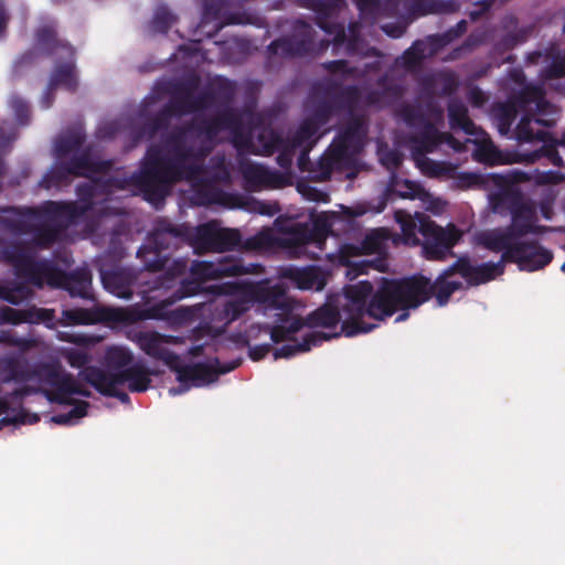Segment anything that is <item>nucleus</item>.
<instances>
[{"mask_svg": "<svg viewBox=\"0 0 565 565\" xmlns=\"http://www.w3.org/2000/svg\"><path fill=\"white\" fill-rule=\"evenodd\" d=\"M430 278L415 274L404 278H381L373 312L392 317L398 310L416 309L429 300Z\"/></svg>", "mask_w": 565, "mask_h": 565, "instance_id": "6", "label": "nucleus"}, {"mask_svg": "<svg viewBox=\"0 0 565 565\" xmlns=\"http://www.w3.org/2000/svg\"><path fill=\"white\" fill-rule=\"evenodd\" d=\"M210 291L214 295L234 296V299L227 300L223 307L224 318L227 323L239 319L250 308L252 300L246 296L244 281H227L210 286Z\"/></svg>", "mask_w": 565, "mask_h": 565, "instance_id": "19", "label": "nucleus"}, {"mask_svg": "<svg viewBox=\"0 0 565 565\" xmlns=\"http://www.w3.org/2000/svg\"><path fill=\"white\" fill-rule=\"evenodd\" d=\"M519 110L509 99L504 103H498L492 108V117L498 127L500 135L505 136L511 131V127L515 121Z\"/></svg>", "mask_w": 565, "mask_h": 565, "instance_id": "47", "label": "nucleus"}, {"mask_svg": "<svg viewBox=\"0 0 565 565\" xmlns=\"http://www.w3.org/2000/svg\"><path fill=\"white\" fill-rule=\"evenodd\" d=\"M349 159L331 143L318 161V172L321 180H329L332 172L340 169Z\"/></svg>", "mask_w": 565, "mask_h": 565, "instance_id": "48", "label": "nucleus"}, {"mask_svg": "<svg viewBox=\"0 0 565 565\" xmlns=\"http://www.w3.org/2000/svg\"><path fill=\"white\" fill-rule=\"evenodd\" d=\"M71 373L65 372L57 363H38L31 365L28 363V382L38 381L50 386V390H43V394L51 403L57 404L65 402L62 392Z\"/></svg>", "mask_w": 565, "mask_h": 565, "instance_id": "16", "label": "nucleus"}, {"mask_svg": "<svg viewBox=\"0 0 565 565\" xmlns=\"http://www.w3.org/2000/svg\"><path fill=\"white\" fill-rule=\"evenodd\" d=\"M242 247L245 250L266 252L279 247V237L271 230L265 228L257 234L247 237Z\"/></svg>", "mask_w": 565, "mask_h": 565, "instance_id": "53", "label": "nucleus"}, {"mask_svg": "<svg viewBox=\"0 0 565 565\" xmlns=\"http://www.w3.org/2000/svg\"><path fill=\"white\" fill-rule=\"evenodd\" d=\"M89 179L76 186L81 203L47 200L38 206H11L3 211L14 213L17 217H2L0 222L14 233L32 234L35 246L51 248L92 209L99 180L94 175Z\"/></svg>", "mask_w": 565, "mask_h": 565, "instance_id": "2", "label": "nucleus"}, {"mask_svg": "<svg viewBox=\"0 0 565 565\" xmlns=\"http://www.w3.org/2000/svg\"><path fill=\"white\" fill-rule=\"evenodd\" d=\"M73 406L74 407L68 413L53 415L51 420L57 425L72 424L74 419L82 418L87 415L89 403L86 401H79Z\"/></svg>", "mask_w": 565, "mask_h": 565, "instance_id": "64", "label": "nucleus"}, {"mask_svg": "<svg viewBox=\"0 0 565 565\" xmlns=\"http://www.w3.org/2000/svg\"><path fill=\"white\" fill-rule=\"evenodd\" d=\"M377 296V289L369 280H361L354 285L344 287V297L347 302L342 307L344 320L341 324V333L345 337H354L360 333L372 331L377 324L366 323L363 321L365 316L384 321L386 316L373 312L372 307Z\"/></svg>", "mask_w": 565, "mask_h": 565, "instance_id": "8", "label": "nucleus"}, {"mask_svg": "<svg viewBox=\"0 0 565 565\" xmlns=\"http://www.w3.org/2000/svg\"><path fill=\"white\" fill-rule=\"evenodd\" d=\"M337 111L338 110L331 98L321 99L315 105L312 115L308 118L322 128L329 122L332 115Z\"/></svg>", "mask_w": 565, "mask_h": 565, "instance_id": "61", "label": "nucleus"}, {"mask_svg": "<svg viewBox=\"0 0 565 565\" xmlns=\"http://www.w3.org/2000/svg\"><path fill=\"white\" fill-rule=\"evenodd\" d=\"M317 24L328 35L332 36L331 41H321V49H327L330 43L333 44L334 49L341 47L344 43H347V52L349 54L355 53L359 36L352 33L350 39H348L343 24L331 22L327 19H319Z\"/></svg>", "mask_w": 565, "mask_h": 565, "instance_id": "36", "label": "nucleus"}, {"mask_svg": "<svg viewBox=\"0 0 565 565\" xmlns=\"http://www.w3.org/2000/svg\"><path fill=\"white\" fill-rule=\"evenodd\" d=\"M44 285L53 288L65 289L72 297L89 299L92 274L86 268H78L72 273H66L58 268L56 264L51 260V264L43 279V286Z\"/></svg>", "mask_w": 565, "mask_h": 565, "instance_id": "14", "label": "nucleus"}, {"mask_svg": "<svg viewBox=\"0 0 565 565\" xmlns=\"http://www.w3.org/2000/svg\"><path fill=\"white\" fill-rule=\"evenodd\" d=\"M58 323L61 326H90L98 323V318H96V308L95 309H85V308H73L65 309L62 311V316L58 319Z\"/></svg>", "mask_w": 565, "mask_h": 565, "instance_id": "51", "label": "nucleus"}, {"mask_svg": "<svg viewBox=\"0 0 565 565\" xmlns=\"http://www.w3.org/2000/svg\"><path fill=\"white\" fill-rule=\"evenodd\" d=\"M78 377L92 385L98 393L104 396L118 398L121 403H129V395L118 390L119 382L106 371L98 366H88L83 371H79Z\"/></svg>", "mask_w": 565, "mask_h": 565, "instance_id": "22", "label": "nucleus"}, {"mask_svg": "<svg viewBox=\"0 0 565 565\" xmlns=\"http://www.w3.org/2000/svg\"><path fill=\"white\" fill-rule=\"evenodd\" d=\"M167 270L151 281L145 284V288L140 291L141 298L147 306L150 302L163 297L175 285L177 277L183 275L188 268L185 259H174L171 266H166Z\"/></svg>", "mask_w": 565, "mask_h": 565, "instance_id": "20", "label": "nucleus"}, {"mask_svg": "<svg viewBox=\"0 0 565 565\" xmlns=\"http://www.w3.org/2000/svg\"><path fill=\"white\" fill-rule=\"evenodd\" d=\"M403 95V87L397 84L384 86L382 89H372L365 96V103L370 106L381 107L388 99H398Z\"/></svg>", "mask_w": 565, "mask_h": 565, "instance_id": "57", "label": "nucleus"}, {"mask_svg": "<svg viewBox=\"0 0 565 565\" xmlns=\"http://www.w3.org/2000/svg\"><path fill=\"white\" fill-rule=\"evenodd\" d=\"M104 363L108 369L106 373L119 372L134 364V354L125 347L113 345L107 348Z\"/></svg>", "mask_w": 565, "mask_h": 565, "instance_id": "46", "label": "nucleus"}, {"mask_svg": "<svg viewBox=\"0 0 565 565\" xmlns=\"http://www.w3.org/2000/svg\"><path fill=\"white\" fill-rule=\"evenodd\" d=\"M526 60L527 63L534 65L547 64L540 74L544 81L558 79L565 76V56L554 49L531 52Z\"/></svg>", "mask_w": 565, "mask_h": 565, "instance_id": "28", "label": "nucleus"}, {"mask_svg": "<svg viewBox=\"0 0 565 565\" xmlns=\"http://www.w3.org/2000/svg\"><path fill=\"white\" fill-rule=\"evenodd\" d=\"M177 17L171 12V10L162 4L159 6L153 14L152 20L150 21L149 28L150 31L154 34H167L171 26L175 23Z\"/></svg>", "mask_w": 565, "mask_h": 565, "instance_id": "58", "label": "nucleus"}, {"mask_svg": "<svg viewBox=\"0 0 565 565\" xmlns=\"http://www.w3.org/2000/svg\"><path fill=\"white\" fill-rule=\"evenodd\" d=\"M198 87V77H192L174 85L172 95L180 103L182 115L205 110L216 104L210 87L194 95Z\"/></svg>", "mask_w": 565, "mask_h": 565, "instance_id": "17", "label": "nucleus"}, {"mask_svg": "<svg viewBox=\"0 0 565 565\" xmlns=\"http://www.w3.org/2000/svg\"><path fill=\"white\" fill-rule=\"evenodd\" d=\"M100 278L104 288L118 298L130 299L136 281L135 273L129 268H114L110 270H100Z\"/></svg>", "mask_w": 565, "mask_h": 565, "instance_id": "26", "label": "nucleus"}, {"mask_svg": "<svg viewBox=\"0 0 565 565\" xmlns=\"http://www.w3.org/2000/svg\"><path fill=\"white\" fill-rule=\"evenodd\" d=\"M491 205L495 212L509 210L511 224L480 233L479 244L490 252L499 253L508 243L523 239L529 234L541 235L548 231L547 226L536 223L535 206L519 192L497 193L491 196Z\"/></svg>", "mask_w": 565, "mask_h": 565, "instance_id": "4", "label": "nucleus"}, {"mask_svg": "<svg viewBox=\"0 0 565 565\" xmlns=\"http://www.w3.org/2000/svg\"><path fill=\"white\" fill-rule=\"evenodd\" d=\"M412 17H424L435 13H451L457 10L452 1L443 0H396Z\"/></svg>", "mask_w": 565, "mask_h": 565, "instance_id": "33", "label": "nucleus"}, {"mask_svg": "<svg viewBox=\"0 0 565 565\" xmlns=\"http://www.w3.org/2000/svg\"><path fill=\"white\" fill-rule=\"evenodd\" d=\"M242 364V359L237 358L221 364L220 360L215 358L210 363L199 362L194 364L180 365L173 369L177 372V380L180 383L192 382L195 386L211 384L217 381L221 374H226L234 371Z\"/></svg>", "mask_w": 565, "mask_h": 565, "instance_id": "15", "label": "nucleus"}, {"mask_svg": "<svg viewBox=\"0 0 565 565\" xmlns=\"http://www.w3.org/2000/svg\"><path fill=\"white\" fill-rule=\"evenodd\" d=\"M36 42L43 47L46 55L55 54L60 49L64 51L67 57L75 55V50L68 43L61 41L53 25H44L36 31Z\"/></svg>", "mask_w": 565, "mask_h": 565, "instance_id": "39", "label": "nucleus"}, {"mask_svg": "<svg viewBox=\"0 0 565 565\" xmlns=\"http://www.w3.org/2000/svg\"><path fill=\"white\" fill-rule=\"evenodd\" d=\"M263 271L264 267L262 265H245L241 258L234 256H223L215 262L193 260L190 266L193 279H183L178 289L158 298L156 303L141 309L139 318L143 320L167 319L169 308L179 300L200 294L204 281L223 277L262 274Z\"/></svg>", "mask_w": 565, "mask_h": 565, "instance_id": "3", "label": "nucleus"}, {"mask_svg": "<svg viewBox=\"0 0 565 565\" xmlns=\"http://www.w3.org/2000/svg\"><path fill=\"white\" fill-rule=\"evenodd\" d=\"M320 129L312 120L305 118L297 130L285 139L290 143L291 148L299 149L309 145L313 148L321 137V134H319Z\"/></svg>", "mask_w": 565, "mask_h": 565, "instance_id": "40", "label": "nucleus"}, {"mask_svg": "<svg viewBox=\"0 0 565 565\" xmlns=\"http://www.w3.org/2000/svg\"><path fill=\"white\" fill-rule=\"evenodd\" d=\"M73 177L92 178L95 174L107 173L113 168L111 160L95 161L90 157V149L86 148L75 153L66 161Z\"/></svg>", "mask_w": 565, "mask_h": 565, "instance_id": "27", "label": "nucleus"}, {"mask_svg": "<svg viewBox=\"0 0 565 565\" xmlns=\"http://www.w3.org/2000/svg\"><path fill=\"white\" fill-rule=\"evenodd\" d=\"M341 333H327L313 331L303 335L301 342H296L294 344H284L280 348L275 349L274 359H288L298 353H303L310 351L312 347L321 345L324 341L331 340L333 338L339 337Z\"/></svg>", "mask_w": 565, "mask_h": 565, "instance_id": "32", "label": "nucleus"}, {"mask_svg": "<svg viewBox=\"0 0 565 565\" xmlns=\"http://www.w3.org/2000/svg\"><path fill=\"white\" fill-rule=\"evenodd\" d=\"M417 168L429 178H455L457 173V166L448 161H436L430 158L422 159Z\"/></svg>", "mask_w": 565, "mask_h": 565, "instance_id": "49", "label": "nucleus"}, {"mask_svg": "<svg viewBox=\"0 0 565 565\" xmlns=\"http://www.w3.org/2000/svg\"><path fill=\"white\" fill-rule=\"evenodd\" d=\"M6 207H0V213H7L3 211ZM7 217H17V215L12 212H8ZM3 216L0 215V220ZM0 225L6 230L12 233L11 230L6 227L1 222ZM14 234V232H13ZM15 235H20L15 233ZM31 235V239H33V235ZM32 247L41 249L35 246L32 241L23 242V241H13L4 244L0 250V258L8 265L12 266L15 275L19 278H23L29 284L42 288L43 279L47 271V268L51 264L50 259H36Z\"/></svg>", "mask_w": 565, "mask_h": 565, "instance_id": "9", "label": "nucleus"}, {"mask_svg": "<svg viewBox=\"0 0 565 565\" xmlns=\"http://www.w3.org/2000/svg\"><path fill=\"white\" fill-rule=\"evenodd\" d=\"M285 237H279V247L301 249L316 241V232L305 224H294Z\"/></svg>", "mask_w": 565, "mask_h": 565, "instance_id": "41", "label": "nucleus"}, {"mask_svg": "<svg viewBox=\"0 0 565 565\" xmlns=\"http://www.w3.org/2000/svg\"><path fill=\"white\" fill-rule=\"evenodd\" d=\"M85 134L79 129L67 130L55 141V156L58 160L77 152L85 142Z\"/></svg>", "mask_w": 565, "mask_h": 565, "instance_id": "45", "label": "nucleus"}, {"mask_svg": "<svg viewBox=\"0 0 565 565\" xmlns=\"http://www.w3.org/2000/svg\"><path fill=\"white\" fill-rule=\"evenodd\" d=\"M119 384H127L132 393L146 392L151 385V371L141 362H136L130 367L110 373Z\"/></svg>", "mask_w": 565, "mask_h": 565, "instance_id": "31", "label": "nucleus"}, {"mask_svg": "<svg viewBox=\"0 0 565 565\" xmlns=\"http://www.w3.org/2000/svg\"><path fill=\"white\" fill-rule=\"evenodd\" d=\"M25 323L38 324L44 323L47 328L55 326V310L47 308H38L31 306L24 309Z\"/></svg>", "mask_w": 565, "mask_h": 565, "instance_id": "59", "label": "nucleus"}, {"mask_svg": "<svg viewBox=\"0 0 565 565\" xmlns=\"http://www.w3.org/2000/svg\"><path fill=\"white\" fill-rule=\"evenodd\" d=\"M190 245L198 254L223 253L241 244V233L236 228L220 227L214 221L191 227Z\"/></svg>", "mask_w": 565, "mask_h": 565, "instance_id": "10", "label": "nucleus"}, {"mask_svg": "<svg viewBox=\"0 0 565 565\" xmlns=\"http://www.w3.org/2000/svg\"><path fill=\"white\" fill-rule=\"evenodd\" d=\"M209 87L212 92L215 103L225 106V108L230 107L236 94L234 82L230 81L228 78L217 76L210 83Z\"/></svg>", "mask_w": 565, "mask_h": 565, "instance_id": "54", "label": "nucleus"}, {"mask_svg": "<svg viewBox=\"0 0 565 565\" xmlns=\"http://www.w3.org/2000/svg\"><path fill=\"white\" fill-rule=\"evenodd\" d=\"M509 100L513 103L516 109L521 113H530L532 106L536 109L541 106L544 100L543 92L537 86H525L520 89L516 94L509 97Z\"/></svg>", "mask_w": 565, "mask_h": 565, "instance_id": "44", "label": "nucleus"}, {"mask_svg": "<svg viewBox=\"0 0 565 565\" xmlns=\"http://www.w3.org/2000/svg\"><path fill=\"white\" fill-rule=\"evenodd\" d=\"M136 342L148 356L162 361L172 371L178 366L179 355L167 347L169 343H177V338L156 331H145L136 335Z\"/></svg>", "mask_w": 565, "mask_h": 565, "instance_id": "18", "label": "nucleus"}, {"mask_svg": "<svg viewBox=\"0 0 565 565\" xmlns=\"http://www.w3.org/2000/svg\"><path fill=\"white\" fill-rule=\"evenodd\" d=\"M462 288V282L457 280H445L437 277L430 280L429 299L436 298L437 305L444 307L449 302L450 297Z\"/></svg>", "mask_w": 565, "mask_h": 565, "instance_id": "52", "label": "nucleus"}, {"mask_svg": "<svg viewBox=\"0 0 565 565\" xmlns=\"http://www.w3.org/2000/svg\"><path fill=\"white\" fill-rule=\"evenodd\" d=\"M447 137L450 135L439 132L434 124H426L418 132L409 136L412 157L416 164L422 159L428 158L426 154L434 152Z\"/></svg>", "mask_w": 565, "mask_h": 565, "instance_id": "25", "label": "nucleus"}, {"mask_svg": "<svg viewBox=\"0 0 565 565\" xmlns=\"http://www.w3.org/2000/svg\"><path fill=\"white\" fill-rule=\"evenodd\" d=\"M73 177L66 162L55 163L41 179L40 186L44 189L57 188L70 181Z\"/></svg>", "mask_w": 565, "mask_h": 565, "instance_id": "56", "label": "nucleus"}, {"mask_svg": "<svg viewBox=\"0 0 565 565\" xmlns=\"http://www.w3.org/2000/svg\"><path fill=\"white\" fill-rule=\"evenodd\" d=\"M74 395H79L83 397H90L92 393L87 388L83 387L78 381L75 379L73 374H70V377L65 384V387L62 392L63 399L66 402H58V405H76L78 399L73 398Z\"/></svg>", "mask_w": 565, "mask_h": 565, "instance_id": "62", "label": "nucleus"}, {"mask_svg": "<svg viewBox=\"0 0 565 565\" xmlns=\"http://www.w3.org/2000/svg\"><path fill=\"white\" fill-rule=\"evenodd\" d=\"M542 142L543 145H541L540 148L525 154V160L530 163H534L541 158H546L553 166L558 168L564 167L563 158L561 157L557 150V145H559V140L557 142Z\"/></svg>", "mask_w": 565, "mask_h": 565, "instance_id": "55", "label": "nucleus"}, {"mask_svg": "<svg viewBox=\"0 0 565 565\" xmlns=\"http://www.w3.org/2000/svg\"><path fill=\"white\" fill-rule=\"evenodd\" d=\"M394 216L405 243L414 246L422 244L426 259L445 260L448 255H452V248L460 237L454 225L444 228L425 213H416L413 217L404 210L395 211Z\"/></svg>", "mask_w": 565, "mask_h": 565, "instance_id": "5", "label": "nucleus"}, {"mask_svg": "<svg viewBox=\"0 0 565 565\" xmlns=\"http://www.w3.org/2000/svg\"><path fill=\"white\" fill-rule=\"evenodd\" d=\"M365 136L366 126L364 117L352 115L344 129L331 143L338 149V153H343L349 159L362 149Z\"/></svg>", "mask_w": 565, "mask_h": 565, "instance_id": "21", "label": "nucleus"}, {"mask_svg": "<svg viewBox=\"0 0 565 565\" xmlns=\"http://www.w3.org/2000/svg\"><path fill=\"white\" fill-rule=\"evenodd\" d=\"M387 191L402 199H417L425 194V189L419 183L407 179L401 180L395 173L390 178Z\"/></svg>", "mask_w": 565, "mask_h": 565, "instance_id": "50", "label": "nucleus"}, {"mask_svg": "<svg viewBox=\"0 0 565 565\" xmlns=\"http://www.w3.org/2000/svg\"><path fill=\"white\" fill-rule=\"evenodd\" d=\"M31 289L23 284H15L13 286L0 285V299L12 303L19 305L31 296Z\"/></svg>", "mask_w": 565, "mask_h": 565, "instance_id": "60", "label": "nucleus"}, {"mask_svg": "<svg viewBox=\"0 0 565 565\" xmlns=\"http://www.w3.org/2000/svg\"><path fill=\"white\" fill-rule=\"evenodd\" d=\"M341 320L340 310L331 305H323L307 316L309 328H335Z\"/></svg>", "mask_w": 565, "mask_h": 565, "instance_id": "43", "label": "nucleus"}, {"mask_svg": "<svg viewBox=\"0 0 565 565\" xmlns=\"http://www.w3.org/2000/svg\"><path fill=\"white\" fill-rule=\"evenodd\" d=\"M447 108L449 125L451 129H460L468 135L475 134V124L469 117L467 106L461 100H449Z\"/></svg>", "mask_w": 565, "mask_h": 565, "instance_id": "42", "label": "nucleus"}, {"mask_svg": "<svg viewBox=\"0 0 565 565\" xmlns=\"http://www.w3.org/2000/svg\"><path fill=\"white\" fill-rule=\"evenodd\" d=\"M338 87V85H332L327 89V94L332 99L338 111L344 110L350 117L355 115L362 94L360 88L356 85H348L344 87H339V89L332 93V88Z\"/></svg>", "mask_w": 565, "mask_h": 565, "instance_id": "38", "label": "nucleus"}, {"mask_svg": "<svg viewBox=\"0 0 565 565\" xmlns=\"http://www.w3.org/2000/svg\"><path fill=\"white\" fill-rule=\"evenodd\" d=\"M246 296L252 303H260L270 309H284L286 307V291L280 285L270 286L268 281H244Z\"/></svg>", "mask_w": 565, "mask_h": 565, "instance_id": "24", "label": "nucleus"}, {"mask_svg": "<svg viewBox=\"0 0 565 565\" xmlns=\"http://www.w3.org/2000/svg\"><path fill=\"white\" fill-rule=\"evenodd\" d=\"M257 139L263 154L270 156L278 152L277 164L285 170L290 169L297 149L291 148L290 143L278 131L264 129L258 134Z\"/></svg>", "mask_w": 565, "mask_h": 565, "instance_id": "23", "label": "nucleus"}, {"mask_svg": "<svg viewBox=\"0 0 565 565\" xmlns=\"http://www.w3.org/2000/svg\"><path fill=\"white\" fill-rule=\"evenodd\" d=\"M500 252H503V262L516 264L520 270L524 271L543 269L553 260L552 250L535 239L508 243Z\"/></svg>", "mask_w": 565, "mask_h": 565, "instance_id": "12", "label": "nucleus"}, {"mask_svg": "<svg viewBox=\"0 0 565 565\" xmlns=\"http://www.w3.org/2000/svg\"><path fill=\"white\" fill-rule=\"evenodd\" d=\"M558 118V110L544 99L534 111L522 115L514 130L515 139L519 143L550 141L552 136L545 129L554 127Z\"/></svg>", "mask_w": 565, "mask_h": 565, "instance_id": "11", "label": "nucleus"}, {"mask_svg": "<svg viewBox=\"0 0 565 565\" xmlns=\"http://www.w3.org/2000/svg\"><path fill=\"white\" fill-rule=\"evenodd\" d=\"M57 86H64L71 92H74L77 88L74 56L70 57V61L61 63L54 67L47 86L46 107L51 106L52 100H50V98Z\"/></svg>", "mask_w": 565, "mask_h": 565, "instance_id": "35", "label": "nucleus"}, {"mask_svg": "<svg viewBox=\"0 0 565 565\" xmlns=\"http://www.w3.org/2000/svg\"><path fill=\"white\" fill-rule=\"evenodd\" d=\"M243 126L241 114L231 107L218 110L211 118L177 126L162 136V145H152L141 162L140 170L130 178L146 201L157 204L168 195L172 185L181 181H196L204 172V154L189 142L188 134L196 131L214 139L221 131L237 132Z\"/></svg>", "mask_w": 565, "mask_h": 565, "instance_id": "1", "label": "nucleus"}, {"mask_svg": "<svg viewBox=\"0 0 565 565\" xmlns=\"http://www.w3.org/2000/svg\"><path fill=\"white\" fill-rule=\"evenodd\" d=\"M427 55H430L427 51V43L417 40L403 53V61L407 67H413L418 65Z\"/></svg>", "mask_w": 565, "mask_h": 565, "instance_id": "63", "label": "nucleus"}, {"mask_svg": "<svg viewBox=\"0 0 565 565\" xmlns=\"http://www.w3.org/2000/svg\"><path fill=\"white\" fill-rule=\"evenodd\" d=\"M242 174L246 184L252 189L276 188L282 183V175L278 171H271L258 163L243 164Z\"/></svg>", "mask_w": 565, "mask_h": 565, "instance_id": "29", "label": "nucleus"}, {"mask_svg": "<svg viewBox=\"0 0 565 565\" xmlns=\"http://www.w3.org/2000/svg\"><path fill=\"white\" fill-rule=\"evenodd\" d=\"M313 51L315 30L302 20L297 21L292 35L276 39L267 46L269 55L280 54L282 57H302Z\"/></svg>", "mask_w": 565, "mask_h": 565, "instance_id": "13", "label": "nucleus"}, {"mask_svg": "<svg viewBox=\"0 0 565 565\" xmlns=\"http://www.w3.org/2000/svg\"><path fill=\"white\" fill-rule=\"evenodd\" d=\"M500 253L501 258L497 263L489 262L480 265H472L468 258V276L465 278L466 281L470 286H479L503 275L507 262H503V252Z\"/></svg>", "mask_w": 565, "mask_h": 565, "instance_id": "34", "label": "nucleus"}, {"mask_svg": "<svg viewBox=\"0 0 565 565\" xmlns=\"http://www.w3.org/2000/svg\"><path fill=\"white\" fill-rule=\"evenodd\" d=\"M441 115V110L430 99L426 103V106L420 104L404 103L397 109V115L411 128H422L426 124H433L428 118V115Z\"/></svg>", "mask_w": 565, "mask_h": 565, "instance_id": "30", "label": "nucleus"}, {"mask_svg": "<svg viewBox=\"0 0 565 565\" xmlns=\"http://www.w3.org/2000/svg\"><path fill=\"white\" fill-rule=\"evenodd\" d=\"M191 227L186 224H173L166 217H159L154 222L152 232L147 243L137 250V257L148 271H160L170 262V254L166 253L177 248L180 244L190 243Z\"/></svg>", "mask_w": 565, "mask_h": 565, "instance_id": "7", "label": "nucleus"}, {"mask_svg": "<svg viewBox=\"0 0 565 565\" xmlns=\"http://www.w3.org/2000/svg\"><path fill=\"white\" fill-rule=\"evenodd\" d=\"M181 116L183 115L180 103L171 95L169 103L143 125V134L149 138H153L159 131L168 128L171 117Z\"/></svg>", "mask_w": 565, "mask_h": 565, "instance_id": "37", "label": "nucleus"}]
</instances>
